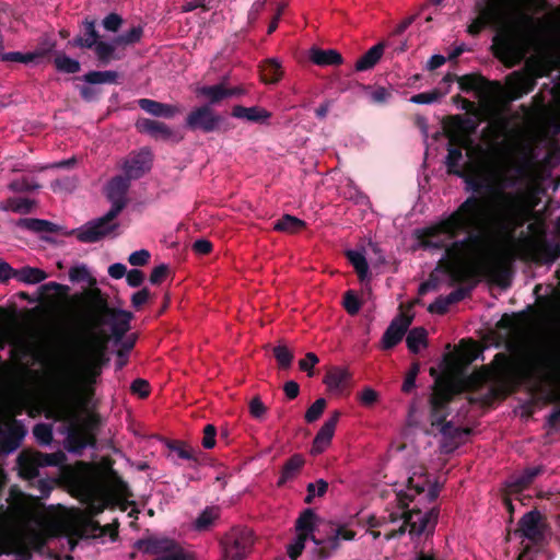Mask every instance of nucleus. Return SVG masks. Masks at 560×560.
<instances>
[{"label": "nucleus", "mask_w": 560, "mask_h": 560, "mask_svg": "<svg viewBox=\"0 0 560 560\" xmlns=\"http://www.w3.org/2000/svg\"><path fill=\"white\" fill-rule=\"evenodd\" d=\"M528 211L523 194L498 191L495 212L490 219L485 200L471 195L447 218L422 231L419 240L424 248H445V256L439 261V267L450 276L452 282L470 283L469 287H459L445 295L450 306L469 296L481 275L502 288L510 285V257L500 256L491 262L477 266L464 260L463 250L470 246L486 245L490 234L508 241L514 240L515 231L524 225Z\"/></svg>", "instance_id": "nucleus-1"}, {"label": "nucleus", "mask_w": 560, "mask_h": 560, "mask_svg": "<svg viewBox=\"0 0 560 560\" xmlns=\"http://www.w3.org/2000/svg\"><path fill=\"white\" fill-rule=\"evenodd\" d=\"M476 11L478 16L467 26V33L478 36L487 27L494 31L493 55L509 68L525 58L541 32L542 20L533 18L514 0H478Z\"/></svg>", "instance_id": "nucleus-2"}, {"label": "nucleus", "mask_w": 560, "mask_h": 560, "mask_svg": "<svg viewBox=\"0 0 560 560\" xmlns=\"http://www.w3.org/2000/svg\"><path fill=\"white\" fill-rule=\"evenodd\" d=\"M84 310L79 316L81 336L78 350L82 372L89 378L101 375L102 369L108 364V343L113 338L122 340L130 330L133 314L129 311L109 305L108 296L98 288L84 292Z\"/></svg>", "instance_id": "nucleus-3"}, {"label": "nucleus", "mask_w": 560, "mask_h": 560, "mask_svg": "<svg viewBox=\"0 0 560 560\" xmlns=\"http://www.w3.org/2000/svg\"><path fill=\"white\" fill-rule=\"evenodd\" d=\"M494 363H498L497 374L498 377L506 382L508 384L517 386L521 384L523 378H528L534 374H546L550 380H556L560 375V360L553 355H539L530 365L529 370L522 372V374H515L513 371L512 363L504 353H497L494 355Z\"/></svg>", "instance_id": "nucleus-4"}, {"label": "nucleus", "mask_w": 560, "mask_h": 560, "mask_svg": "<svg viewBox=\"0 0 560 560\" xmlns=\"http://www.w3.org/2000/svg\"><path fill=\"white\" fill-rule=\"evenodd\" d=\"M108 201L112 203V207L103 217L91 220L79 229H73L62 234L66 236L75 235L78 241L85 244L100 242L113 234L119 228L118 222H115V220L126 208L128 200L108 199Z\"/></svg>", "instance_id": "nucleus-5"}, {"label": "nucleus", "mask_w": 560, "mask_h": 560, "mask_svg": "<svg viewBox=\"0 0 560 560\" xmlns=\"http://www.w3.org/2000/svg\"><path fill=\"white\" fill-rule=\"evenodd\" d=\"M547 527L544 515L536 509L520 518L516 533L529 542L523 546L518 560H534L533 553L539 552L544 546Z\"/></svg>", "instance_id": "nucleus-6"}, {"label": "nucleus", "mask_w": 560, "mask_h": 560, "mask_svg": "<svg viewBox=\"0 0 560 560\" xmlns=\"http://www.w3.org/2000/svg\"><path fill=\"white\" fill-rule=\"evenodd\" d=\"M21 533L27 538L34 551L43 555L44 550L51 538L61 536H78L84 538V529L80 528V524L68 521H55L44 525L42 528L27 527Z\"/></svg>", "instance_id": "nucleus-7"}, {"label": "nucleus", "mask_w": 560, "mask_h": 560, "mask_svg": "<svg viewBox=\"0 0 560 560\" xmlns=\"http://www.w3.org/2000/svg\"><path fill=\"white\" fill-rule=\"evenodd\" d=\"M517 250L521 259L539 266L560 259V242L549 241L545 236L524 237L517 243Z\"/></svg>", "instance_id": "nucleus-8"}, {"label": "nucleus", "mask_w": 560, "mask_h": 560, "mask_svg": "<svg viewBox=\"0 0 560 560\" xmlns=\"http://www.w3.org/2000/svg\"><path fill=\"white\" fill-rule=\"evenodd\" d=\"M456 394L455 386L448 381L438 380L430 395V422L432 427H439L446 422L450 415V404Z\"/></svg>", "instance_id": "nucleus-9"}, {"label": "nucleus", "mask_w": 560, "mask_h": 560, "mask_svg": "<svg viewBox=\"0 0 560 560\" xmlns=\"http://www.w3.org/2000/svg\"><path fill=\"white\" fill-rule=\"evenodd\" d=\"M542 75L538 66L529 63L522 70L511 72L505 79L509 98L516 101L530 93L537 85V79Z\"/></svg>", "instance_id": "nucleus-10"}, {"label": "nucleus", "mask_w": 560, "mask_h": 560, "mask_svg": "<svg viewBox=\"0 0 560 560\" xmlns=\"http://www.w3.org/2000/svg\"><path fill=\"white\" fill-rule=\"evenodd\" d=\"M224 556L229 560H243L254 546L253 530L247 527H234L221 539Z\"/></svg>", "instance_id": "nucleus-11"}, {"label": "nucleus", "mask_w": 560, "mask_h": 560, "mask_svg": "<svg viewBox=\"0 0 560 560\" xmlns=\"http://www.w3.org/2000/svg\"><path fill=\"white\" fill-rule=\"evenodd\" d=\"M223 121V116L217 114L212 107L201 105L190 110L185 119V126L190 131L211 133L220 130V126Z\"/></svg>", "instance_id": "nucleus-12"}, {"label": "nucleus", "mask_w": 560, "mask_h": 560, "mask_svg": "<svg viewBox=\"0 0 560 560\" xmlns=\"http://www.w3.org/2000/svg\"><path fill=\"white\" fill-rule=\"evenodd\" d=\"M478 121L471 117L453 115L448 117V136L452 143L469 147L470 137L476 133Z\"/></svg>", "instance_id": "nucleus-13"}, {"label": "nucleus", "mask_w": 560, "mask_h": 560, "mask_svg": "<svg viewBox=\"0 0 560 560\" xmlns=\"http://www.w3.org/2000/svg\"><path fill=\"white\" fill-rule=\"evenodd\" d=\"M152 166V153L149 148H142L138 152H132L125 160L122 170L125 175L129 179H139L147 172L151 170Z\"/></svg>", "instance_id": "nucleus-14"}, {"label": "nucleus", "mask_w": 560, "mask_h": 560, "mask_svg": "<svg viewBox=\"0 0 560 560\" xmlns=\"http://www.w3.org/2000/svg\"><path fill=\"white\" fill-rule=\"evenodd\" d=\"M430 479L428 477V472L425 467L419 466L416 467L412 471L411 476L407 479V489L409 491H413V494H409L408 492L400 491L397 493L398 505L401 510L408 508L409 502H411L416 494H420L424 492L425 488L429 486Z\"/></svg>", "instance_id": "nucleus-15"}, {"label": "nucleus", "mask_w": 560, "mask_h": 560, "mask_svg": "<svg viewBox=\"0 0 560 560\" xmlns=\"http://www.w3.org/2000/svg\"><path fill=\"white\" fill-rule=\"evenodd\" d=\"M413 319L412 315H406L404 313L396 316L386 330L383 334L382 337V347L385 350L393 349L395 346H397L405 334L408 331L409 326L411 325Z\"/></svg>", "instance_id": "nucleus-16"}, {"label": "nucleus", "mask_w": 560, "mask_h": 560, "mask_svg": "<svg viewBox=\"0 0 560 560\" xmlns=\"http://www.w3.org/2000/svg\"><path fill=\"white\" fill-rule=\"evenodd\" d=\"M340 416L341 412L339 410H335L331 413L330 418L324 422V424L322 425L313 441L311 448V453L313 455H318L323 453L326 450V447L330 444Z\"/></svg>", "instance_id": "nucleus-17"}, {"label": "nucleus", "mask_w": 560, "mask_h": 560, "mask_svg": "<svg viewBox=\"0 0 560 560\" xmlns=\"http://www.w3.org/2000/svg\"><path fill=\"white\" fill-rule=\"evenodd\" d=\"M67 450L70 453L81 454L88 446H94L96 443L95 435L85 428L72 425L68 430L66 438Z\"/></svg>", "instance_id": "nucleus-18"}, {"label": "nucleus", "mask_w": 560, "mask_h": 560, "mask_svg": "<svg viewBox=\"0 0 560 560\" xmlns=\"http://www.w3.org/2000/svg\"><path fill=\"white\" fill-rule=\"evenodd\" d=\"M136 128L141 133H147L155 140L168 141L176 138V133L165 122L149 118H140Z\"/></svg>", "instance_id": "nucleus-19"}, {"label": "nucleus", "mask_w": 560, "mask_h": 560, "mask_svg": "<svg viewBox=\"0 0 560 560\" xmlns=\"http://www.w3.org/2000/svg\"><path fill=\"white\" fill-rule=\"evenodd\" d=\"M26 434L24 425L13 419L10 423L8 431L2 434L0 441V452L3 454H10L20 447L22 440Z\"/></svg>", "instance_id": "nucleus-20"}, {"label": "nucleus", "mask_w": 560, "mask_h": 560, "mask_svg": "<svg viewBox=\"0 0 560 560\" xmlns=\"http://www.w3.org/2000/svg\"><path fill=\"white\" fill-rule=\"evenodd\" d=\"M544 466H535L525 468L520 475L513 476L506 482V491L509 494H516L528 488L535 478L542 474Z\"/></svg>", "instance_id": "nucleus-21"}, {"label": "nucleus", "mask_w": 560, "mask_h": 560, "mask_svg": "<svg viewBox=\"0 0 560 560\" xmlns=\"http://www.w3.org/2000/svg\"><path fill=\"white\" fill-rule=\"evenodd\" d=\"M162 542L165 549H158L152 560H196L194 555L185 550L176 540L163 537Z\"/></svg>", "instance_id": "nucleus-22"}, {"label": "nucleus", "mask_w": 560, "mask_h": 560, "mask_svg": "<svg viewBox=\"0 0 560 560\" xmlns=\"http://www.w3.org/2000/svg\"><path fill=\"white\" fill-rule=\"evenodd\" d=\"M229 80L228 75H224L219 83L213 85H202L196 89L197 96H202L208 100V104L210 107L213 105L220 104L222 101L228 98L226 93V81Z\"/></svg>", "instance_id": "nucleus-23"}, {"label": "nucleus", "mask_w": 560, "mask_h": 560, "mask_svg": "<svg viewBox=\"0 0 560 560\" xmlns=\"http://www.w3.org/2000/svg\"><path fill=\"white\" fill-rule=\"evenodd\" d=\"M118 527L119 523L117 520L112 524L101 525L97 521L84 518L80 524V528L84 529V538L90 536L95 537V533L98 532L100 536L109 535L113 541L118 538Z\"/></svg>", "instance_id": "nucleus-24"}, {"label": "nucleus", "mask_w": 560, "mask_h": 560, "mask_svg": "<svg viewBox=\"0 0 560 560\" xmlns=\"http://www.w3.org/2000/svg\"><path fill=\"white\" fill-rule=\"evenodd\" d=\"M137 103L142 110L155 117L173 118L180 112L175 105L161 103L150 98H139Z\"/></svg>", "instance_id": "nucleus-25"}, {"label": "nucleus", "mask_w": 560, "mask_h": 560, "mask_svg": "<svg viewBox=\"0 0 560 560\" xmlns=\"http://www.w3.org/2000/svg\"><path fill=\"white\" fill-rule=\"evenodd\" d=\"M310 60L320 67L327 66H339L343 62V58L340 52L335 49H322L317 46H313L308 50Z\"/></svg>", "instance_id": "nucleus-26"}, {"label": "nucleus", "mask_w": 560, "mask_h": 560, "mask_svg": "<svg viewBox=\"0 0 560 560\" xmlns=\"http://www.w3.org/2000/svg\"><path fill=\"white\" fill-rule=\"evenodd\" d=\"M84 34L78 35L73 39L68 42L71 47L91 49L100 40V34L95 27V21L85 19L82 22Z\"/></svg>", "instance_id": "nucleus-27"}, {"label": "nucleus", "mask_w": 560, "mask_h": 560, "mask_svg": "<svg viewBox=\"0 0 560 560\" xmlns=\"http://www.w3.org/2000/svg\"><path fill=\"white\" fill-rule=\"evenodd\" d=\"M317 515L312 509H305L295 521V529L298 534H305L316 546H319L323 540L314 536L316 527Z\"/></svg>", "instance_id": "nucleus-28"}, {"label": "nucleus", "mask_w": 560, "mask_h": 560, "mask_svg": "<svg viewBox=\"0 0 560 560\" xmlns=\"http://www.w3.org/2000/svg\"><path fill=\"white\" fill-rule=\"evenodd\" d=\"M231 114L235 118L246 119L250 122H264L271 116V113L259 106L245 107L242 105L233 106Z\"/></svg>", "instance_id": "nucleus-29"}, {"label": "nucleus", "mask_w": 560, "mask_h": 560, "mask_svg": "<svg viewBox=\"0 0 560 560\" xmlns=\"http://www.w3.org/2000/svg\"><path fill=\"white\" fill-rule=\"evenodd\" d=\"M130 182L126 175L114 176L106 186L107 199L128 200L127 194L130 188Z\"/></svg>", "instance_id": "nucleus-30"}, {"label": "nucleus", "mask_w": 560, "mask_h": 560, "mask_svg": "<svg viewBox=\"0 0 560 560\" xmlns=\"http://www.w3.org/2000/svg\"><path fill=\"white\" fill-rule=\"evenodd\" d=\"M19 228L35 232V233H58L62 230L61 226L44 219L24 218L20 219L16 223Z\"/></svg>", "instance_id": "nucleus-31"}, {"label": "nucleus", "mask_w": 560, "mask_h": 560, "mask_svg": "<svg viewBox=\"0 0 560 560\" xmlns=\"http://www.w3.org/2000/svg\"><path fill=\"white\" fill-rule=\"evenodd\" d=\"M350 373L346 369L331 368L327 371L323 382L330 390L341 392L350 381Z\"/></svg>", "instance_id": "nucleus-32"}, {"label": "nucleus", "mask_w": 560, "mask_h": 560, "mask_svg": "<svg viewBox=\"0 0 560 560\" xmlns=\"http://www.w3.org/2000/svg\"><path fill=\"white\" fill-rule=\"evenodd\" d=\"M385 44L383 42L371 47L363 56L355 62L357 71H366L372 69L382 58Z\"/></svg>", "instance_id": "nucleus-33"}, {"label": "nucleus", "mask_w": 560, "mask_h": 560, "mask_svg": "<svg viewBox=\"0 0 560 560\" xmlns=\"http://www.w3.org/2000/svg\"><path fill=\"white\" fill-rule=\"evenodd\" d=\"M448 138L451 139V136H448ZM463 145L458 143H452L450 141L447 148V156L445 161L448 174L456 175L458 177H464V172L459 167V163L463 160Z\"/></svg>", "instance_id": "nucleus-34"}, {"label": "nucleus", "mask_w": 560, "mask_h": 560, "mask_svg": "<svg viewBox=\"0 0 560 560\" xmlns=\"http://www.w3.org/2000/svg\"><path fill=\"white\" fill-rule=\"evenodd\" d=\"M304 457L301 454L292 455L283 465L281 476L278 480V486H283L287 481L292 480L298 476L304 466Z\"/></svg>", "instance_id": "nucleus-35"}, {"label": "nucleus", "mask_w": 560, "mask_h": 560, "mask_svg": "<svg viewBox=\"0 0 560 560\" xmlns=\"http://www.w3.org/2000/svg\"><path fill=\"white\" fill-rule=\"evenodd\" d=\"M282 74L281 65L277 59H267L260 66V77L265 83H277Z\"/></svg>", "instance_id": "nucleus-36"}, {"label": "nucleus", "mask_w": 560, "mask_h": 560, "mask_svg": "<svg viewBox=\"0 0 560 560\" xmlns=\"http://www.w3.org/2000/svg\"><path fill=\"white\" fill-rule=\"evenodd\" d=\"M406 343L413 354L419 353L421 347L428 346V331L423 327H413L407 334Z\"/></svg>", "instance_id": "nucleus-37"}, {"label": "nucleus", "mask_w": 560, "mask_h": 560, "mask_svg": "<svg viewBox=\"0 0 560 560\" xmlns=\"http://www.w3.org/2000/svg\"><path fill=\"white\" fill-rule=\"evenodd\" d=\"M306 226V223L291 214H284L273 224V230L278 232H285L294 234Z\"/></svg>", "instance_id": "nucleus-38"}, {"label": "nucleus", "mask_w": 560, "mask_h": 560, "mask_svg": "<svg viewBox=\"0 0 560 560\" xmlns=\"http://www.w3.org/2000/svg\"><path fill=\"white\" fill-rule=\"evenodd\" d=\"M422 516V512L416 509L405 513V522L409 523V533L411 535H421L429 526L428 520Z\"/></svg>", "instance_id": "nucleus-39"}, {"label": "nucleus", "mask_w": 560, "mask_h": 560, "mask_svg": "<svg viewBox=\"0 0 560 560\" xmlns=\"http://www.w3.org/2000/svg\"><path fill=\"white\" fill-rule=\"evenodd\" d=\"M47 278V273L35 267L25 266L16 270L15 279L27 283V284H36L42 282Z\"/></svg>", "instance_id": "nucleus-40"}, {"label": "nucleus", "mask_w": 560, "mask_h": 560, "mask_svg": "<svg viewBox=\"0 0 560 560\" xmlns=\"http://www.w3.org/2000/svg\"><path fill=\"white\" fill-rule=\"evenodd\" d=\"M346 256L353 266L359 280L363 282L369 276V264L365 256L358 250H348Z\"/></svg>", "instance_id": "nucleus-41"}, {"label": "nucleus", "mask_w": 560, "mask_h": 560, "mask_svg": "<svg viewBox=\"0 0 560 560\" xmlns=\"http://www.w3.org/2000/svg\"><path fill=\"white\" fill-rule=\"evenodd\" d=\"M55 47V43L50 44L49 47L46 50H43L40 52H20V51H10L4 52L1 55L2 61H9V62H22V63H30L34 61L36 58L44 56L45 54L51 51Z\"/></svg>", "instance_id": "nucleus-42"}, {"label": "nucleus", "mask_w": 560, "mask_h": 560, "mask_svg": "<svg viewBox=\"0 0 560 560\" xmlns=\"http://www.w3.org/2000/svg\"><path fill=\"white\" fill-rule=\"evenodd\" d=\"M54 66L57 71L67 74H74L81 70L78 60L70 58L65 52H57L54 59Z\"/></svg>", "instance_id": "nucleus-43"}, {"label": "nucleus", "mask_w": 560, "mask_h": 560, "mask_svg": "<svg viewBox=\"0 0 560 560\" xmlns=\"http://www.w3.org/2000/svg\"><path fill=\"white\" fill-rule=\"evenodd\" d=\"M460 91L469 93L476 91L488 83V81L478 73H469L457 78Z\"/></svg>", "instance_id": "nucleus-44"}, {"label": "nucleus", "mask_w": 560, "mask_h": 560, "mask_svg": "<svg viewBox=\"0 0 560 560\" xmlns=\"http://www.w3.org/2000/svg\"><path fill=\"white\" fill-rule=\"evenodd\" d=\"M19 465L21 475L27 479L36 478L39 475L40 466H37V460L33 454H21L19 456Z\"/></svg>", "instance_id": "nucleus-45"}, {"label": "nucleus", "mask_w": 560, "mask_h": 560, "mask_svg": "<svg viewBox=\"0 0 560 560\" xmlns=\"http://www.w3.org/2000/svg\"><path fill=\"white\" fill-rule=\"evenodd\" d=\"M220 516L219 508L207 506L196 518L195 528L199 532L208 530Z\"/></svg>", "instance_id": "nucleus-46"}, {"label": "nucleus", "mask_w": 560, "mask_h": 560, "mask_svg": "<svg viewBox=\"0 0 560 560\" xmlns=\"http://www.w3.org/2000/svg\"><path fill=\"white\" fill-rule=\"evenodd\" d=\"M94 51L101 65H108L112 60L119 59L115 54V45L98 40L94 46Z\"/></svg>", "instance_id": "nucleus-47"}, {"label": "nucleus", "mask_w": 560, "mask_h": 560, "mask_svg": "<svg viewBox=\"0 0 560 560\" xmlns=\"http://www.w3.org/2000/svg\"><path fill=\"white\" fill-rule=\"evenodd\" d=\"M118 73L116 71H90L82 77V80L88 84H103V83H115L117 81Z\"/></svg>", "instance_id": "nucleus-48"}, {"label": "nucleus", "mask_w": 560, "mask_h": 560, "mask_svg": "<svg viewBox=\"0 0 560 560\" xmlns=\"http://www.w3.org/2000/svg\"><path fill=\"white\" fill-rule=\"evenodd\" d=\"M171 451L175 452L179 458L190 460L192 464L191 467H197L200 465L199 455L200 452H197L192 447L187 446L182 442H175L170 445Z\"/></svg>", "instance_id": "nucleus-49"}, {"label": "nucleus", "mask_w": 560, "mask_h": 560, "mask_svg": "<svg viewBox=\"0 0 560 560\" xmlns=\"http://www.w3.org/2000/svg\"><path fill=\"white\" fill-rule=\"evenodd\" d=\"M323 542L319 546H316L314 549V553L317 557V560H326L332 556L335 551L340 548V542L336 539V537L329 535L326 539H322Z\"/></svg>", "instance_id": "nucleus-50"}, {"label": "nucleus", "mask_w": 560, "mask_h": 560, "mask_svg": "<svg viewBox=\"0 0 560 560\" xmlns=\"http://www.w3.org/2000/svg\"><path fill=\"white\" fill-rule=\"evenodd\" d=\"M163 537H156V536H150L147 538H141L135 541L133 548L137 550H140L144 553L149 555H155L159 550L158 549H165L163 546L164 542H162Z\"/></svg>", "instance_id": "nucleus-51"}, {"label": "nucleus", "mask_w": 560, "mask_h": 560, "mask_svg": "<svg viewBox=\"0 0 560 560\" xmlns=\"http://www.w3.org/2000/svg\"><path fill=\"white\" fill-rule=\"evenodd\" d=\"M108 482L110 487L121 497L129 498L132 495L128 483L121 478V476L115 470L109 469L108 475Z\"/></svg>", "instance_id": "nucleus-52"}, {"label": "nucleus", "mask_w": 560, "mask_h": 560, "mask_svg": "<svg viewBox=\"0 0 560 560\" xmlns=\"http://www.w3.org/2000/svg\"><path fill=\"white\" fill-rule=\"evenodd\" d=\"M516 5L528 12L533 18L536 14L546 12L549 9L548 0H514Z\"/></svg>", "instance_id": "nucleus-53"}, {"label": "nucleus", "mask_w": 560, "mask_h": 560, "mask_svg": "<svg viewBox=\"0 0 560 560\" xmlns=\"http://www.w3.org/2000/svg\"><path fill=\"white\" fill-rule=\"evenodd\" d=\"M272 353L280 369L287 370L291 366L294 355L285 345L276 346Z\"/></svg>", "instance_id": "nucleus-54"}, {"label": "nucleus", "mask_w": 560, "mask_h": 560, "mask_svg": "<svg viewBox=\"0 0 560 560\" xmlns=\"http://www.w3.org/2000/svg\"><path fill=\"white\" fill-rule=\"evenodd\" d=\"M143 35L142 26H133L129 31L120 34L114 39V44L116 45H132L139 43Z\"/></svg>", "instance_id": "nucleus-55"}, {"label": "nucleus", "mask_w": 560, "mask_h": 560, "mask_svg": "<svg viewBox=\"0 0 560 560\" xmlns=\"http://www.w3.org/2000/svg\"><path fill=\"white\" fill-rule=\"evenodd\" d=\"M328 490V482L324 479H318L315 483L311 482L306 487L307 494L304 499L306 504H311L314 498L324 497Z\"/></svg>", "instance_id": "nucleus-56"}, {"label": "nucleus", "mask_w": 560, "mask_h": 560, "mask_svg": "<svg viewBox=\"0 0 560 560\" xmlns=\"http://www.w3.org/2000/svg\"><path fill=\"white\" fill-rule=\"evenodd\" d=\"M447 94V90L444 92H441L439 89H433L429 92H422L415 94L410 97V102L415 104H432L434 102H438L440 98H442L444 95Z\"/></svg>", "instance_id": "nucleus-57"}, {"label": "nucleus", "mask_w": 560, "mask_h": 560, "mask_svg": "<svg viewBox=\"0 0 560 560\" xmlns=\"http://www.w3.org/2000/svg\"><path fill=\"white\" fill-rule=\"evenodd\" d=\"M33 434L42 445H49L52 441V425L49 423H37L33 428Z\"/></svg>", "instance_id": "nucleus-58"}, {"label": "nucleus", "mask_w": 560, "mask_h": 560, "mask_svg": "<svg viewBox=\"0 0 560 560\" xmlns=\"http://www.w3.org/2000/svg\"><path fill=\"white\" fill-rule=\"evenodd\" d=\"M310 538L306 537L305 534H296L293 541L287 547V553L291 560H298L305 548L306 540Z\"/></svg>", "instance_id": "nucleus-59"}, {"label": "nucleus", "mask_w": 560, "mask_h": 560, "mask_svg": "<svg viewBox=\"0 0 560 560\" xmlns=\"http://www.w3.org/2000/svg\"><path fill=\"white\" fill-rule=\"evenodd\" d=\"M69 279L72 282H83L88 281L90 285H94L96 283L95 278H93L88 268L84 265L74 266L69 270Z\"/></svg>", "instance_id": "nucleus-60"}, {"label": "nucleus", "mask_w": 560, "mask_h": 560, "mask_svg": "<svg viewBox=\"0 0 560 560\" xmlns=\"http://www.w3.org/2000/svg\"><path fill=\"white\" fill-rule=\"evenodd\" d=\"M342 305L349 315H357L361 308V301L354 291L348 290L343 294Z\"/></svg>", "instance_id": "nucleus-61"}, {"label": "nucleus", "mask_w": 560, "mask_h": 560, "mask_svg": "<svg viewBox=\"0 0 560 560\" xmlns=\"http://www.w3.org/2000/svg\"><path fill=\"white\" fill-rule=\"evenodd\" d=\"M327 406V401L325 398L316 399L310 408L305 412V421L308 423L315 422L320 418L325 408Z\"/></svg>", "instance_id": "nucleus-62"}, {"label": "nucleus", "mask_w": 560, "mask_h": 560, "mask_svg": "<svg viewBox=\"0 0 560 560\" xmlns=\"http://www.w3.org/2000/svg\"><path fill=\"white\" fill-rule=\"evenodd\" d=\"M9 207L4 208L5 210L10 209L16 213H30L35 205L33 200L26 198H11L8 200Z\"/></svg>", "instance_id": "nucleus-63"}, {"label": "nucleus", "mask_w": 560, "mask_h": 560, "mask_svg": "<svg viewBox=\"0 0 560 560\" xmlns=\"http://www.w3.org/2000/svg\"><path fill=\"white\" fill-rule=\"evenodd\" d=\"M34 457L37 460V466L48 467L58 466L61 463L63 455L60 453L47 454L42 452H35Z\"/></svg>", "instance_id": "nucleus-64"}]
</instances>
